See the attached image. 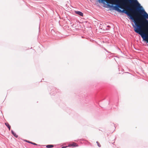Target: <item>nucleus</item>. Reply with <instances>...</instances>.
I'll list each match as a JSON object with an SVG mask.
<instances>
[{
    "label": "nucleus",
    "instance_id": "nucleus-1",
    "mask_svg": "<svg viewBox=\"0 0 148 148\" xmlns=\"http://www.w3.org/2000/svg\"><path fill=\"white\" fill-rule=\"evenodd\" d=\"M137 11L141 15V16L140 18H136L135 20L130 13L127 16L130 17L129 18L131 19L134 23V25L132 23V25L134 28V31L140 35L143 40L147 41L148 35L144 32L143 28L147 24H148V14L144 9Z\"/></svg>",
    "mask_w": 148,
    "mask_h": 148
},
{
    "label": "nucleus",
    "instance_id": "nucleus-2",
    "mask_svg": "<svg viewBox=\"0 0 148 148\" xmlns=\"http://www.w3.org/2000/svg\"><path fill=\"white\" fill-rule=\"evenodd\" d=\"M137 11L141 15V16L140 18H136L135 20L130 13L127 16L130 17L129 18L131 19L134 23V25L132 23V25L134 28V31L140 35L143 40L147 41L148 35L144 32L143 28L147 24H148V14L144 9Z\"/></svg>",
    "mask_w": 148,
    "mask_h": 148
},
{
    "label": "nucleus",
    "instance_id": "nucleus-3",
    "mask_svg": "<svg viewBox=\"0 0 148 148\" xmlns=\"http://www.w3.org/2000/svg\"><path fill=\"white\" fill-rule=\"evenodd\" d=\"M123 1L125 4L130 5L131 7H127V8L134 13H135V11L143 9L137 0H123Z\"/></svg>",
    "mask_w": 148,
    "mask_h": 148
},
{
    "label": "nucleus",
    "instance_id": "nucleus-4",
    "mask_svg": "<svg viewBox=\"0 0 148 148\" xmlns=\"http://www.w3.org/2000/svg\"><path fill=\"white\" fill-rule=\"evenodd\" d=\"M123 1L125 4L130 5L131 7H127V8L134 13H135V11L143 9L137 0H123Z\"/></svg>",
    "mask_w": 148,
    "mask_h": 148
},
{
    "label": "nucleus",
    "instance_id": "nucleus-5",
    "mask_svg": "<svg viewBox=\"0 0 148 148\" xmlns=\"http://www.w3.org/2000/svg\"><path fill=\"white\" fill-rule=\"evenodd\" d=\"M123 1L125 4L130 5L131 7H127V8L134 13H135V11L143 9L137 0H123Z\"/></svg>",
    "mask_w": 148,
    "mask_h": 148
},
{
    "label": "nucleus",
    "instance_id": "nucleus-6",
    "mask_svg": "<svg viewBox=\"0 0 148 148\" xmlns=\"http://www.w3.org/2000/svg\"><path fill=\"white\" fill-rule=\"evenodd\" d=\"M110 1L112 5H108V6L110 7L113 8L114 10L120 12L124 13L127 15L130 13L124 9H123L122 10L119 9V8L123 9V6L126 5L125 4L123 1V2L121 3L118 0H110Z\"/></svg>",
    "mask_w": 148,
    "mask_h": 148
},
{
    "label": "nucleus",
    "instance_id": "nucleus-7",
    "mask_svg": "<svg viewBox=\"0 0 148 148\" xmlns=\"http://www.w3.org/2000/svg\"><path fill=\"white\" fill-rule=\"evenodd\" d=\"M78 145L77 144H76V143H73L72 144H69V147H77Z\"/></svg>",
    "mask_w": 148,
    "mask_h": 148
},
{
    "label": "nucleus",
    "instance_id": "nucleus-8",
    "mask_svg": "<svg viewBox=\"0 0 148 148\" xmlns=\"http://www.w3.org/2000/svg\"><path fill=\"white\" fill-rule=\"evenodd\" d=\"M75 13L76 14L79 15L81 16H83V14L80 11H75Z\"/></svg>",
    "mask_w": 148,
    "mask_h": 148
},
{
    "label": "nucleus",
    "instance_id": "nucleus-9",
    "mask_svg": "<svg viewBox=\"0 0 148 148\" xmlns=\"http://www.w3.org/2000/svg\"><path fill=\"white\" fill-rule=\"evenodd\" d=\"M12 134L13 135L16 137L17 138L18 136V135H17L16 133H15L12 130Z\"/></svg>",
    "mask_w": 148,
    "mask_h": 148
},
{
    "label": "nucleus",
    "instance_id": "nucleus-10",
    "mask_svg": "<svg viewBox=\"0 0 148 148\" xmlns=\"http://www.w3.org/2000/svg\"><path fill=\"white\" fill-rule=\"evenodd\" d=\"M5 125L8 127V128L9 130H10V126L9 125V124L8 123H5Z\"/></svg>",
    "mask_w": 148,
    "mask_h": 148
},
{
    "label": "nucleus",
    "instance_id": "nucleus-11",
    "mask_svg": "<svg viewBox=\"0 0 148 148\" xmlns=\"http://www.w3.org/2000/svg\"><path fill=\"white\" fill-rule=\"evenodd\" d=\"M53 147V145H47L46 146V147L47 148H51Z\"/></svg>",
    "mask_w": 148,
    "mask_h": 148
},
{
    "label": "nucleus",
    "instance_id": "nucleus-12",
    "mask_svg": "<svg viewBox=\"0 0 148 148\" xmlns=\"http://www.w3.org/2000/svg\"><path fill=\"white\" fill-rule=\"evenodd\" d=\"M98 1L99 2H100V1H101V2L102 3L103 2H106V3L108 4L109 3V2L108 1H106L105 0H98Z\"/></svg>",
    "mask_w": 148,
    "mask_h": 148
},
{
    "label": "nucleus",
    "instance_id": "nucleus-13",
    "mask_svg": "<svg viewBox=\"0 0 148 148\" xmlns=\"http://www.w3.org/2000/svg\"><path fill=\"white\" fill-rule=\"evenodd\" d=\"M26 141L27 142H28V143H31L32 144H33L34 145H37V144H36V143H33L32 142H30L29 141H27V140H26Z\"/></svg>",
    "mask_w": 148,
    "mask_h": 148
},
{
    "label": "nucleus",
    "instance_id": "nucleus-14",
    "mask_svg": "<svg viewBox=\"0 0 148 148\" xmlns=\"http://www.w3.org/2000/svg\"><path fill=\"white\" fill-rule=\"evenodd\" d=\"M96 143H97V145L99 147H101V145L99 143L98 141H97Z\"/></svg>",
    "mask_w": 148,
    "mask_h": 148
},
{
    "label": "nucleus",
    "instance_id": "nucleus-15",
    "mask_svg": "<svg viewBox=\"0 0 148 148\" xmlns=\"http://www.w3.org/2000/svg\"><path fill=\"white\" fill-rule=\"evenodd\" d=\"M147 41H145L146 42H147L148 43V39H147Z\"/></svg>",
    "mask_w": 148,
    "mask_h": 148
},
{
    "label": "nucleus",
    "instance_id": "nucleus-16",
    "mask_svg": "<svg viewBox=\"0 0 148 148\" xmlns=\"http://www.w3.org/2000/svg\"><path fill=\"white\" fill-rule=\"evenodd\" d=\"M67 147V146H66V147H62V148H64L66 147Z\"/></svg>",
    "mask_w": 148,
    "mask_h": 148
}]
</instances>
